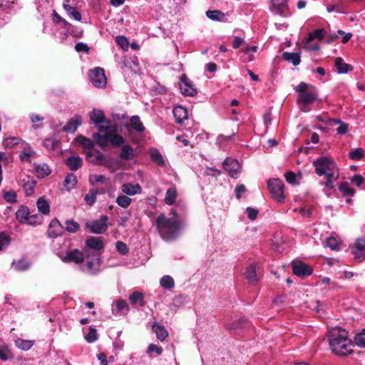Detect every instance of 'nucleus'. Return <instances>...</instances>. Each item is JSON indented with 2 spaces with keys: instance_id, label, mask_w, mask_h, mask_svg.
I'll list each match as a JSON object with an SVG mask.
<instances>
[{
  "instance_id": "nucleus-59",
  "label": "nucleus",
  "mask_w": 365,
  "mask_h": 365,
  "mask_svg": "<svg viewBox=\"0 0 365 365\" xmlns=\"http://www.w3.org/2000/svg\"><path fill=\"white\" fill-rule=\"evenodd\" d=\"M115 247L118 252L123 255L128 253L129 250L127 245L122 241H118L115 244Z\"/></svg>"
},
{
  "instance_id": "nucleus-14",
  "label": "nucleus",
  "mask_w": 365,
  "mask_h": 365,
  "mask_svg": "<svg viewBox=\"0 0 365 365\" xmlns=\"http://www.w3.org/2000/svg\"><path fill=\"white\" fill-rule=\"evenodd\" d=\"M84 259V255L82 252L77 249L67 252L66 256L61 257V260L64 262H73L76 264H81Z\"/></svg>"
},
{
  "instance_id": "nucleus-6",
  "label": "nucleus",
  "mask_w": 365,
  "mask_h": 365,
  "mask_svg": "<svg viewBox=\"0 0 365 365\" xmlns=\"http://www.w3.org/2000/svg\"><path fill=\"white\" fill-rule=\"evenodd\" d=\"M268 188L273 198L279 203H282L285 200L284 194V184L279 179L269 180L267 182Z\"/></svg>"
},
{
  "instance_id": "nucleus-45",
  "label": "nucleus",
  "mask_w": 365,
  "mask_h": 365,
  "mask_svg": "<svg viewBox=\"0 0 365 365\" xmlns=\"http://www.w3.org/2000/svg\"><path fill=\"white\" fill-rule=\"evenodd\" d=\"M98 191L97 189L93 188L89 190V192L86 195L84 200L89 205H93L96 200V195Z\"/></svg>"
},
{
  "instance_id": "nucleus-10",
  "label": "nucleus",
  "mask_w": 365,
  "mask_h": 365,
  "mask_svg": "<svg viewBox=\"0 0 365 365\" xmlns=\"http://www.w3.org/2000/svg\"><path fill=\"white\" fill-rule=\"evenodd\" d=\"M180 88L183 95L194 96L197 93V90L192 83L188 79L185 74L182 75Z\"/></svg>"
},
{
  "instance_id": "nucleus-2",
  "label": "nucleus",
  "mask_w": 365,
  "mask_h": 365,
  "mask_svg": "<svg viewBox=\"0 0 365 365\" xmlns=\"http://www.w3.org/2000/svg\"><path fill=\"white\" fill-rule=\"evenodd\" d=\"M328 338L329 346L334 354L346 356L353 351L354 344L345 329L333 327L329 331Z\"/></svg>"
},
{
  "instance_id": "nucleus-16",
  "label": "nucleus",
  "mask_w": 365,
  "mask_h": 365,
  "mask_svg": "<svg viewBox=\"0 0 365 365\" xmlns=\"http://www.w3.org/2000/svg\"><path fill=\"white\" fill-rule=\"evenodd\" d=\"M130 309L124 299L117 300L112 309V312L115 315H125L128 313Z\"/></svg>"
},
{
  "instance_id": "nucleus-55",
  "label": "nucleus",
  "mask_w": 365,
  "mask_h": 365,
  "mask_svg": "<svg viewBox=\"0 0 365 365\" xmlns=\"http://www.w3.org/2000/svg\"><path fill=\"white\" fill-rule=\"evenodd\" d=\"M66 225V230L68 232H76L80 227L79 224L73 220H67Z\"/></svg>"
},
{
  "instance_id": "nucleus-3",
  "label": "nucleus",
  "mask_w": 365,
  "mask_h": 365,
  "mask_svg": "<svg viewBox=\"0 0 365 365\" xmlns=\"http://www.w3.org/2000/svg\"><path fill=\"white\" fill-rule=\"evenodd\" d=\"M118 127L115 124L107 125L99 128V133H94L93 138L97 145L101 148L108 145V143L113 146H120L124 143L123 138L117 134Z\"/></svg>"
},
{
  "instance_id": "nucleus-36",
  "label": "nucleus",
  "mask_w": 365,
  "mask_h": 365,
  "mask_svg": "<svg viewBox=\"0 0 365 365\" xmlns=\"http://www.w3.org/2000/svg\"><path fill=\"white\" fill-rule=\"evenodd\" d=\"M115 202L120 207L127 208L130 205L132 199L127 195H120L116 197Z\"/></svg>"
},
{
  "instance_id": "nucleus-19",
  "label": "nucleus",
  "mask_w": 365,
  "mask_h": 365,
  "mask_svg": "<svg viewBox=\"0 0 365 365\" xmlns=\"http://www.w3.org/2000/svg\"><path fill=\"white\" fill-rule=\"evenodd\" d=\"M245 274L247 279L251 284H255L256 282H258L259 279V274L257 273V267L255 264H253L249 265L247 267Z\"/></svg>"
},
{
  "instance_id": "nucleus-28",
  "label": "nucleus",
  "mask_w": 365,
  "mask_h": 365,
  "mask_svg": "<svg viewBox=\"0 0 365 365\" xmlns=\"http://www.w3.org/2000/svg\"><path fill=\"white\" fill-rule=\"evenodd\" d=\"M86 245L91 249L101 250L103 248V241L96 237H91L86 240Z\"/></svg>"
},
{
  "instance_id": "nucleus-4",
  "label": "nucleus",
  "mask_w": 365,
  "mask_h": 365,
  "mask_svg": "<svg viewBox=\"0 0 365 365\" xmlns=\"http://www.w3.org/2000/svg\"><path fill=\"white\" fill-rule=\"evenodd\" d=\"M315 173L319 175H326L329 178H334L337 173V168L334 160L328 157L323 156L313 162Z\"/></svg>"
},
{
  "instance_id": "nucleus-48",
  "label": "nucleus",
  "mask_w": 365,
  "mask_h": 365,
  "mask_svg": "<svg viewBox=\"0 0 365 365\" xmlns=\"http://www.w3.org/2000/svg\"><path fill=\"white\" fill-rule=\"evenodd\" d=\"M160 285L165 289H171L174 287V280L169 276H163L160 279Z\"/></svg>"
},
{
  "instance_id": "nucleus-46",
  "label": "nucleus",
  "mask_w": 365,
  "mask_h": 365,
  "mask_svg": "<svg viewBox=\"0 0 365 365\" xmlns=\"http://www.w3.org/2000/svg\"><path fill=\"white\" fill-rule=\"evenodd\" d=\"M108 179L102 175H91L89 176V182L94 185L97 183L106 184Z\"/></svg>"
},
{
  "instance_id": "nucleus-8",
  "label": "nucleus",
  "mask_w": 365,
  "mask_h": 365,
  "mask_svg": "<svg viewBox=\"0 0 365 365\" xmlns=\"http://www.w3.org/2000/svg\"><path fill=\"white\" fill-rule=\"evenodd\" d=\"M108 217L101 215L97 220L87 222L86 227L89 228L93 233L102 234L108 229Z\"/></svg>"
},
{
  "instance_id": "nucleus-33",
  "label": "nucleus",
  "mask_w": 365,
  "mask_h": 365,
  "mask_svg": "<svg viewBox=\"0 0 365 365\" xmlns=\"http://www.w3.org/2000/svg\"><path fill=\"white\" fill-rule=\"evenodd\" d=\"M335 66L340 73H346L352 70V66L344 62L342 58L338 57L335 59Z\"/></svg>"
},
{
  "instance_id": "nucleus-25",
  "label": "nucleus",
  "mask_w": 365,
  "mask_h": 365,
  "mask_svg": "<svg viewBox=\"0 0 365 365\" xmlns=\"http://www.w3.org/2000/svg\"><path fill=\"white\" fill-rule=\"evenodd\" d=\"M83 164V159L77 155L69 157L66 160V165L71 170H77Z\"/></svg>"
},
{
  "instance_id": "nucleus-1",
  "label": "nucleus",
  "mask_w": 365,
  "mask_h": 365,
  "mask_svg": "<svg viewBox=\"0 0 365 365\" xmlns=\"http://www.w3.org/2000/svg\"><path fill=\"white\" fill-rule=\"evenodd\" d=\"M173 217H168L164 214H160L155 220L157 230L160 237L166 241L170 242L175 240L180 235L181 222L175 211L171 210Z\"/></svg>"
},
{
  "instance_id": "nucleus-20",
  "label": "nucleus",
  "mask_w": 365,
  "mask_h": 365,
  "mask_svg": "<svg viewBox=\"0 0 365 365\" xmlns=\"http://www.w3.org/2000/svg\"><path fill=\"white\" fill-rule=\"evenodd\" d=\"M82 123V118L80 115H75L64 126L63 130L68 133H74L78 127Z\"/></svg>"
},
{
  "instance_id": "nucleus-30",
  "label": "nucleus",
  "mask_w": 365,
  "mask_h": 365,
  "mask_svg": "<svg viewBox=\"0 0 365 365\" xmlns=\"http://www.w3.org/2000/svg\"><path fill=\"white\" fill-rule=\"evenodd\" d=\"M29 209L26 206L21 205L16 212V217L20 222L25 223L29 220Z\"/></svg>"
},
{
  "instance_id": "nucleus-23",
  "label": "nucleus",
  "mask_w": 365,
  "mask_h": 365,
  "mask_svg": "<svg viewBox=\"0 0 365 365\" xmlns=\"http://www.w3.org/2000/svg\"><path fill=\"white\" fill-rule=\"evenodd\" d=\"M152 329L155 333L157 338L160 341H164L168 336V332L165 327L158 322H155L153 324Z\"/></svg>"
},
{
  "instance_id": "nucleus-32",
  "label": "nucleus",
  "mask_w": 365,
  "mask_h": 365,
  "mask_svg": "<svg viewBox=\"0 0 365 365\" xmlns=\"http://www.w3.org/2000/svg\"><path fill=\"white\" fill-rule=\"evenodd\" d=\"M282 58L284 60L291 62L294 66H297L301 62L299 54L296 53L284 52L282 54Z\"/></svg>"
},
{
  "instance_id": "nucleus-27",
  "label": "nucleus",
  "mask_w": 365,
  "mask_h": 365,
  "mask_svg": "<svg viewBox=\"0 0 365 365\" xmlns=\"http://www.w3.org/2000/svg\"><path fill=\"white\" fill-rule=\"evenodd\" d=\"M177 196L178 192L176 188L175 187H170L165 192V203L168 205H173L176 201Z\"/></svg>"
},
{
  "instance_id": "nucleus-38",
  "label": "nucleus",
  "mask_w": 365,
  "mask_h": 365,
  "mask_svg": "<svg viewBox=\"0 0 365 365\" xmlns=\"http://www.w3.org/2000/svg\"><path fill=\"white\" fill-rule=\"evenodd\" d=\"M65 11H66L67 15L71 19H73L78 21H80L81 20V14L76 10L74 6L66 5Z\"/></svg>"
},
{
  "instance_id": "nucleus-58",
  "label": "nucleus",
  "mask_w": 365,
  "mask_h": 365,
  "mask_svg": "<svg viewBox=\"0 0 365 365\" xmlns=\"http://www.w3.org/2000/svg\"><path fill=\"white\" fill-rule=\"evenodd\" d=\"M16 346L22 350H29L32 346L33 343L28 340H18L16 341Z\"/></svg>"
},
{
  "instance_id": "nucleus-26",
  "label": "nucleus",
  "mask_w": 365,
  "mask_h": 365,
  "mask_svg": "<svg viewBox=\"0 0 365 365\" xmlns=\"http://www.w3.org/2000/svg\"><path fill=\"white\" fill-rule=\"evenodd\" d=\"M130 128L138 133L145 130V127L138 115H133L130 119Z\"/></svg>"
},
{
  "instance_id": "nucleus-62",
  "label": "nucleus",
  "mask_w": 365,
  "mask_h": 365,
  "mask_svg": "<svg viewBox=\"0 0 365 365\" xmlns=\"http://www.w3.org/2000/svg\"><path fill=\"white\" fill-rule=\"evenodd\" d=\"M354 341L359 346L365 347V331L356 334L354 337Z\"/></svg>"
},
{
  "instance_id": "nucleus-56",
  "label": "nucleus",
  "mask_w": 365,
  "mask_h": 365,
  "mask_svg": "<svg viewBox=\"0 0 365 365\" xmlns=\"http://www.w3.org/2000/svg\"><path fill=\"white\" fill-rule=\"evenodd\" d=\"M14 266L17 271H24L29 269L30 264L24 259H21L14 263Z\"/></svg>"
},
{
  "instance_id": "nucleus-43",
  "label": "nucleus",
  "mask_w": 365,
  "mask_h": 365,
  "mask_svg": "<svg viewBox=\"0 0 365 365\" xmlns=\"http://www.w3.org/2000/svg\"><path fill=\"white\" fill-rule=\"evenodd\" d=\"M58 140L54 138H46L43 143V146L48 150H55L58 147Z\"/></svg>"
},
{
  "instance_id": "nucleus-57",
  "label": "nucleus",
  "mask_w": 365,
  "mask_h": 365,
  "mask_svg": "<svg viewBox=\"0 0 365 365\" xmlns=\"http://www.w3.org/2000/svg\"><path fill=\"white\" fill-rule=\"evenodd\" d=\"M117 44L122 48L124 51H127L128 48L129 42L128 39L123 36H118L115 38Z\"/></svg>"
},
{
  "instance_id": "nucleus-51",
  "label": "nucleus",
  "mask_w": 365,
  "mask_h": 365,
  "mask_svg": "<svg viewBox=\"0 0 365 365\" xmlns=\"http://www.w3.org/2000/svg\"><path fill=\"white\" fill-rule=\"evenodd\" d=\"M10 242V237L4 232H0V252L8 247Z\"/></svg>"
},
{
  "instance_id": "nucleus-42",
  "label": "nucleus",
  "mask_w": 365,
  "mask_h": 365,
  "mask_svg": "<svg viewBox=\"0 0 365 365\" xmlns=\"http://www.w3.org/2000/svg\"><path fill=\"white\" fill-rule=\"evenodd\" d=\"M206 16L213 21H222L225 18V14L218 10H208Z\"/></svg>"
},
{
  "instance_id": "nucleus-11",
  "label": "nucleus",
  "mask_w": 365,
  "mask_h": 365,
  "mask_svg": "<svg viewBox=\"0 0 365 365\" xmlns=\"http://www.w3.org/2000/svg\"><path fill=\"white\" fill-rule=\"evenodd\" d=\"M292 271L294 274L304 277L312 273V268L307 264L298 261L292 263Z\"/></svg>"
},
{
  "instance_id": "nucleus-52",
  "label": "nucleus",
  "mask_w": 365,
  "mask_h": 365,
  "mask_svg": "<svg viewBox=\"0 0 365 365\" xmlns=\"http://www.w3.org/2000/svg\"><path fill=\"white\" fill-rule=\"evenodd\" d=\"M103 165H105L108 168V169L111 172L114 173L120 168V163L115 160H109L106 159V163Z\"/></svg>"
},
{
  "instance_id": "nucleus-18",
  "label": "nucleus",
  "mask_w": 365,
  "mask_h": 365,
  "mask_svg": "<svg viewBox=\"0 0 365 365\" xmlns=\"http://www.w3.org/2000/svg\"><path fill=\"white\" fill-rule=\"evenodd\" d=\"M121 191L127 195H135L142 192V187L138 183H123L121 185Z\"/></svg>"
},
{
  "instance_id": "nucleus-31",
  "label": "nucleus",
  "mask_w": 365,
  "mask_h": 365,
  "mask_svg": "<svg viewBox=\"0 0 365 365\" xmlns=\"http://www.w3.org/2000/svg\"><path fill=\"white\" fill-rule=\"evenodd\" d=\"M120 157L125 160H130L134 158V150L130 145H123L121 148Z\"/></svg>"
},
{
  "instance_id": "nucleus-49",
  "label": "nucleus",
  "mask_w": 365,
  "mask_h": 365,
  "mask_svg": "<svg viewBox=\"0 0 365 365\" xmlns=\"http://www.w3.org/2000/svg\"><path fill=\"white\" fill-rule=\"evenodd\" d=\"M12 357V354L7 346H0V359L7 361Z\"/></svg>"
},
{
  "instance_id": "nucleus-41",
  "label": "nucleus",
  "mask_w": 365,
  "mask_h": 365,
  "mask_svg": "<svg viewBox=\"0 0 365 365\" xmlns=\"http://www.w3.org/2000/svg\"><path fill=\"white\" fill-rule=\"evenodd\" d=\"M326 31L324 29H316L312 32L309 33V36L307 39V43L310 42L314 39L322 40L325 36Z\"/></svg>"
},
{
  "instance_id": "nucleus-47",
  "label": "nucleus",
  "mask_w": 365,
  "mask_h": 365,
  "mask_svg": "<svg viewBox=\"0 0 365 365\" xmlns=\"http://www.w3.org/2000/svg\"><path fill=\"white\" fill-rule=\"evenodd\" d=\"M21 142V140L17 137L6 138L3 140V145L4 148H12L15 145H18Z\"/></svg>"
},
{
  "instance_id": "nucleus-5",
  "label": "nucleus",
  "mask_w": 365,
  "mask_h": 365,
  "mask_svg": "<svg viewBox=\"0 0 365 365\" xmlns=\"http://www.w3.org/2000/svg\"><path fill=\"white\" fill-rule=\"evenodd\" d=\"M298 92V102L302 107H306L308 104L317 100L316 88L306 83L301 82L296 88Z\"/></svg>"
},
{
  "instance_id": "nucleus-13",
  "label": "nucleus",
  "mask_w": 365,
  "mask_h": 365,
  "mask_svg": "<svg viewBox=\"0 0 365 365\" xmlns=\"http://www.w3.org/2000/svg\"><path fill=\"white\" fill-rule=\"evenodd\" d=\"M224 168L228 172L232 178H237L240 172V165L237 160L233 158H226L223 163Z\"/></svg>"
},
{
  "instance_id": "nucleus-15",
  "label": "nucleus",
  "mask_w": 365,
  "mask_h": 365,
  "mask_svg": "<svg viewBox=\"0 0 365 365\" xmlns=\"http://www.w3.org/2000/svg\"><path fill=\"white\" fill-rule=\"evenodd\" d=\"M63 230V228L60 222L56 219L52 220L47 232L48 236L51 238H56L62 234Z\"/></svg>"
},
{
  "instance_id": "nucleus-40",
  "label": "nucleus",
  "mask_w": 365,
  "mask_h": 365,
  "mask_svg": "<svg viewBox=\"0 0 365 365\" xmlns=\"http://www.w3.org/2000/svg\"><path fill=\"white\" fill-rule=\"evenodd\" d=\"M339 190L345 196H352L354 194V190L347 182H342L339 186Z\"/></svg>"
},
{
  "instance_id": "nucleus-12",
  "label": "nucleus",
  "mask_w": 365,
  "mask_h": 365,
  "mask_svg": "<svg viewBox=\"0 0 365 365\" xmlns=\"http://www.w3.org/2000/svg\"><path fill=\"white\" fill-rule=\"evenodd\" d=\"M87 160L92 164L103 165L106 163V156L96 150H89L86 152Z\"/></svg>"
},
{
  "instance_id": "nucleus-54",
  "label": "nucleus",
  "mask_w": 365,
  "mask_h": 365,
  "mask_svg": "<svg viewBox=\"0 0 365 365\" xmlns=\"http://www.w3.org/2000/svg\"><path fill=\"white\" fill-rule=\"evenodd\" d=\"M3 197L7 202L14 203L16 202V192L14 190L4 192Z\"/></svg>"
},
{
  "instance_id": "nucleus-17",
  "label": "nucleus",
  "mask_w": 365,
  "mask_h": 365,
  "mask_svg": "<svg viewBox=\"0 0 365 365\" xmlns=\"http://www.w3.org/2000/svg\"><path fill=\"white\" fill-rule=\"evenodd\" d=\"M272 10L280 16H284L288 9L287 0H271Z\"/></svg>"
},
{
  "instance_id": "nucleus-35",
  "label": "nucleus",
  "mask_w": 365,
  "mask_h": 365,
  "mask_svg": "<svg viewBox=\"0 0 365 365\" xmlns=\"http://www.w3.org/2000/svg\"><path fill=\"white\" fill-rule=\"evenodd\" d=\"M36 206L39 212L44 215L50 212V205L47 200L43 197H40L36 202Z\"/></svg>"
},
{
  "instance_id": "nucleus-53",
  "label": "nucleus",
  "mask_w": 365,
  "mask_h": 365,
  "mask_svg": "<svg viewBox=\"0 0 365 365\" xmlns=\"http://www.w3.org/2000/svg\"><path fill=\"white\" fill-rule=\"evenodd\" d=\"M151 160L159 166H163L165 164L162 155L158 150L151 153Z\"/></svg>"
},
{
  "instance_id": "nucleus-29",
  "label": "nucleus",
  "mask_w": 365,
  "mask_h": 365,
  "mask_svg": "<svg viewBox=\"0 0 365 365\" xmlns=\"http://www.w3.org/2000/svg\"><path fill=\"white\" fill-rule=\"evenodd\" d=\"M35 155L36 152L31 148L30 145L26 144L19 155V158L21 161L28 162L29 161L30 158L34 156Z\"/></svg>"
},
{
  "instance_id": "nucleus-7",
  "label": "nucleus",
  "mask_w": 365,
  "mask_h": 365,
  "mask_svg": "<svg viewBox=\"0 0 365 365\" xmlns=\"http://www.w3.org/2000/svg\"><path fill=\"white\" fill-rule=\"evenodd\" d=\"M89 77L92 84L96 88H103L106 85V77L104 70L101 68H96L90 71Z\"/></svg>"
},
{
  "instance_id": "nucleus-37",
  "label": "nucleus",
  "mask_w": 365,
  "mask_h": 365,
  "mask_svg": "<svg viewBox=\"0 0 365 365\" xmlns=\"http://www.w3.org/2000/svg\"><path fill=\"white\" fill-rule=\"evenodd\" d=\"M76 141L80 143L85 149L93 150L94 142L83 135H78L76 138Z\"/></svg>"
},
{
  "instance_id": "nucleus-61",
  "label": "nucleus",
  "mask_w": 365,
  "mask_h": 365,
  "mask_svg": "<svg viewBox=\"0 0 365 365\" xmlns=\"http://www.w3.org/2000/svg\"><path fill=\"white\" fill-rule=\"evenodd\" d=\"M325 245L334 250L339 249V245L334 237H329L325 242Z\"/></svg>"
},
{
  "instance_id": "nucleus-44",
  "label": "nucleus",
  "mask_w": 365,
  "mask_h": 365,
  "mask_svg": "<svg viewBox=\"0 0 365 365\" xmlns=\"http://www.w3.org/2000/svg\"><path fill=\"white\" fill-rule=\"evenodd\" d=\"M365 150L359 148L349 152V156L353 160H359L364 157Z\"/></svg>"
},
{
  "instance_id": "nucleus-60",
  "label": "nucleus",
  "mask_w": 365,
  "mask_h": 365,
  "mask_svg": "<svg viewBox=\"0 0 365 365\" xmlns=\"http://www.w3.org/2000/svg\"><path fill=\"white\" fill-rule=\"evenodd\" d=\"M98 338L96 330L93 328H90L88 332L86 334L85 339L89 342H94Z\"/></svg>"
},
{
  "instance_id": "nucleus-63",
  "label": "nucleus",
  "mask_w": 365,
  "mask_h": 365,
  "mask_svg": "<svg viewBox=\"0 0 365 365\" xmlns=\"http://www.w3.org/2000/svg\"><path fill=\"white\" fill-rule=\"evenodd\" d=\"M153 352H155L156 355L159 356L163 353V349L162 347L158 346L154 344H150L148 346L147 353L150 354Z\"/></svg>"
},
{
  "instance_id": "nucleus-64",
  "label": "nucleus",
  "mask_w": 365,
  "mask_h": 365,
  "mask_svg": "<svg viewBox=\"0 0 365 365\" xmlns=\"http://www.w3.org/2000/svg\"><path fill=\"white\" fill-rule=\"evenodd\" d=\"M356 248L362 252L363 258H365V240H358L356 242Z\"/></svg>"
},
{
  "instance_id": "nucleus-9",
  "label": "nucleus",
  "mask_w": 365,
  "mask_h": 365,
  "mask_svg": "<svg viewBox=\"0 0 365 365\" xmlns=\"http://www.w3.org/2000/svg\"><path fill=\"white\" fill-rule=\"evenodd\" d=\"M89 117L93 124L98 128L101 126H106L107 125H111L110 121L105 117L103 110L97 108H94L90 113Z\"/></svg>"
},
{
  "instance_id": "nucleus-34",
  "label": "nucleus",
  "mask_w": 365,
  "mask_h": 365,
  "mask_svg": "<svg viewBox=\"0 0 365 365\" xmlns=\"http://www.w3.org/2000/svg\"><path fill=\"white\" fill-rule=\"evenodd\" d=\"M77 183V178L73 173H69L66 177L63 186L66 188V190L70 191L76 186Z\"/></svg>"
},
{
  "instance_id": "nucleus-39",
  "label": "nucleus",
  "mask_w": 365,
  "mask_h": 365,
  "mask_svg": "<svg viewBox=\"0 0 365 365\" xmlns=\"http://www.w3.org/2000/svg\"><path fill=\"white\" fill-rule=\"evenodd\" d=\"M129 300L132 304H139L140 307L145 305L143 300V294L139 292H134L129 297Z\"/></svg>"
},
{
  "instance_id": "nucleus-50",
  "label": "nucleus",
  "mask_w": 365,
  "mask_h": 365,
  "mask_svg": "<svg viewBox=\"0 0 365 365\" xmlns=\"http://www.w3.org/2000/svg\"><path fill=\"white\" fill-rule=\"evenodd\" d=\"M333 124L337 125L338 127L336 129L337 133L344 135L348 131V125L339 120H333Z\"/></svg>"
},
{
  "instance_id": "nucleus-22",
  "label": "nucleus",
  "mask_w": 365,
  "mask_h": 365,
  "mask_svg": "<svg viewBox=\"0 0 365 365\" xmlns=\"http://www.w3.org/2000/svg\"><path fill=\"white\" fill-rule=\"evenodd\" d=\"M173 113L176 122L178 123H182L184 120L187 118V110L181 106H175L173 108Z\"/></svg>"
},
{
  "instance_id": "nucleus-24",
  "label": "nucleus",
  "mask_w": 365,
  "mask_h": 365,
  "mask_svg": "<svg viewBox=\"0 0 365 365\" xmlns=\"http://www.w3.org/2000/svg\"><path fill=\"white\" fill-rule=\"evenodd\" d=\"M35 173L36 176L39 178H43L51 174V170L49 166L46 163H41L35 165Z\"/></svg>"
},
{
  "instance_id": "nucleus-21",
  "label": "nucleus",
  "mask_w": 365,
  "mask_h": 365,
  "mask_svg": "<svg viewBox=\"0 0 365 365\" xmlns=\"http://www.w3.org/2000/svg\"><path fill=\"white\" fill-rule=\"evenodd\" d=\"M100 263L98 260L88 261L81 267V270L88 274H96L99 271Z\"/></svg>"
}]
</instances>
